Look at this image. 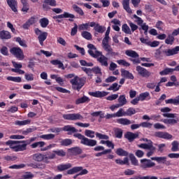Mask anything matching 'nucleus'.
<instances>
[{
    "label": "nucleus",
    "instance_id": "obj_1",
    "mask_svg": "<svg viewBox=\"0 0 179 179\" xmlns=\"http://www.w3.org/2000/svg\"><path fill=\"white\" fill-rule=\"evenodd\" d=\"M74 138H78L80 139L81 145L85 146H88L89 148H94L97 145V141L92 138H88L80 133H77L73 134Z\"/></svg>",
    "mask_w": 179,
    "mask_h": 179
},
{
    "label": "nucleus",
    "instance_id": "obj_2",
    "mask_svg": "<svg viewBox=\"0 0 179 179\" xmlns=\"http://www.w3.org/2000/svg\"><path fill=\"white\" fill-rule=\"evenodd\" d=\"M70 83L72 85V90L80 92V89L85 86V83L82 78H79L77 76L71 79Z\"/></svg>",
    "mask_w": 179,
    "mask_h": 179
},
{
    "label": "nucleus",
    "instance_id": "obj_3",
    "mask_svg": "<svg viewBox=\"0 0 179 179\" xmlns=\"http://www.w3.org/2000/svg\"><path fill=\"white\" fill-rule=\"evenodd\" d=\"M155 166H156V164L150 159L144 158L140 160L139 166L143 170H148L149 169H152V167H155Z\"/></svg>",
    "mask_w": 179,
    "mask_h": 179
},
{
    "label": "nucleus",
    "instance_id": "obj_4",
    "mask_svg": "<svg viewBox=\"0 0 179 179\" xmlns=\"http://www.w3.org/2000/svg\"><path fill=\"white\" fill-rule=\"evenodd\" d=\"M10 54L14 55L15 58L22 61L24 59V54L23 53V50L19 47H13L10 50Z\"/></svg>",
    "mask_w": 179,
    "mask_h": 179
},
{
    "label": "nucleus",
    "instance_id": "obj_5",
    "mask_svg": "<svg viewBox=\"0 0 179 179\" xmlns=\"http://www.w3.org/2000/svg\"><path fill=\"white\" fill-rule=\"evenodd\" d=\"M88 50V54L90 55V57H92V58H99L100 55H101V52L97 50V48L94 45L90 43L87 45Z\"/></svg>",
    "mask_w": 179,
    "mask_h": 179
},
{
    "label": "nucleus",
    "instance_id": "obj_6",
    "mask_svg": "<svg viewBox=\"0 0 179 179\" xmlns=\"http://www.w3.org/2000/svg\"><path fill=\"white\" fill-rule=\"evenodd\" d=\"M64 120H68L69 121H78L83 120V116L80 113H69L63 115Z\"/></svg>",
    "mask_w": 179,
    "mask_h": 179
},
{
    "label": "nucleus",
    "instance_id": "obj_7",
    "mask_svg": "<svg viewBox=\"0 0 179 179\" xmlns=\"http://www.w3.org/2000/svg\"><path fill=\"white\" fill-rule=\"evenodd\" d=\"M34 32L38 36V39L41 45H44V41L47 40V36H48V33L43 32L40 29L36 28L34 29Z\"/></svg>",
    "mask_w": 179,
    "mask_h": 179
},
{
    "label": "nucleus",
    "instance_id": "obj_8",
    "mask_svg": "<svg viewBox=\"0 0 179 179\" xmlns=\"http://www.w3.org/2000/svg\"><path fill=\"white\" fill-rule=\"evenodd\" d=\"M136 70L137 71L138 75L142 78H150L152 76V72L148 71L146 69L137 66Z\"/></svg>",
    "mask_w": 179,
    "mask_h": 179
},
{
    "label": "nucleus",
    "instance_id": "obj_9",
    "mask_svg": "<svg viewBox=\"0 0 179 179\" xmlns=\"http://www.w3.org/2000/svg\"><path fill=\"white\" fill-rule=\"evenodd\" d=\"M155 136H156V138H160L161 139H166L168 141L170 139H173V135L166 131H156L155 133Z\"/></svg>",
    "mask_w": 179,
    "mask_h": 179
},
{
    "label": "nucleus",
    "instance_id": "obj_10",
    "mask_svg": "<svg viewBox=\"0 0 179 179\" xmlns=\"http://www.w3.org/2000/svg\"><path fill=\"white\" fill-rule=\"evenodd\" d=\"M179 52V46H176L173 49H166L162 51L163 54H164L166 57H171L173 55H176L178 54Z\"/></svg>",
    "mask_w": 179,
    "mask_h": 179
},
{
    "label": "nucleus",
    "instance_id": "obj_11",
    "mask_svg": "<svg viewBox=\"0 0 179 179\" xmlns=\"http://www.w3.org/2000/svg\"><path fill=\"white\" fill-rule=\"evenodd\" d=\"M96 59L101 66H108V58L103 55V52H101V55L96 58Z\"/></svg>",
    "mask_w": 179,
    "mask_h": 179
},
{
    "label": "nucleus",
    "instance_id": "obj_12",
    "mask_svg": "<svg viewBox=\"0 0 179 179\" xmlns=\"http://www.w3.org/2000/svg\"><path fill=\"white\" fill-rule=\"evenodd\" d=\"M50 6H57V1L55 0H44L43 8L45 10L50 9Z\"/></svg>",
    "mask_w": 179,
    "mask_h": 179
},
{
    "label": "nucleus",
    "instance_id": "obj_13",
    "mask_svg": "<svg viewBox=\"0 0 179 179\" xmlns=\"http://www.w3.org/2000/svg\"><path fill=\"white\" fill-rule=\"evenodd\" d=\"M139 134L137 133H132L131 131H127L124 134L125 139H127L129 142H134L136 138H138Z\"/></svg>",
    "mask_w": 179,
    "mask_h": 179
},
{
    "label": "nucleus",
    "instance_id": "obj_14",
    "mask_svg": "<svg viewBox=\"0 0 179 179\" xmlns=\"http://www.w3.org/2000/svg\"><path fill=\"white\" fill-rule=\"evenodd\" d=\"M65 19L70 17L71 19H75V15L71 14L68 12H64V14L55 15L53 17V19Z\"/></svg>",
    "mask_w": 179,
    "mask_h": 179
},
{
    "label": "nucleus",
    "instance_id": "obj_15",
    "mask_svg": "<svg viewBox=\"0 0 179 179\" xmlns=\"http://www.w3.org/2000/svg\"><path fill=\"white\" fill-rule=\"evenodd\" d=\"M62 131L65 132H68V135H72V134H75L78 132V129L71 125H66L63 127Z\"/></svg>",
    "mask_w": 179,
    "mask_h": 179
},
{
    "label": "nucleus",
    "instance_id": "obj_16",
    "mask_svg": "<svg viewBox=\"0 0 179 179\" xmlns=\"http://www.w3.org/2000/svg\"><path fill=\"white\" fill-rule=\"evenodd\" d=\"M120 72H121L122 76L125 79H131V80L134 79V77L132 73H130L129 71L124 69H121Z\"/></svg>",
    "mask_w": 179,
    "mask_h": 179
},
{
    "label": "nucleus",
    "instance_id": "obj_17",
    "mask_svg": "<svg viewBox=\"0 0 179 179\" xmlns=\"http://www.w3.org/2000/svg\"><path fill=\"white\" fill-rule=\"evenodd\" d=\"M8 6L13 10V12L17 11V1L16 0H6Z\"/></svg>",
    "mask_w": 179,
    "mask_h": 179
},
{
    "label": "nucleus",
    "instance_id": "obj_18",
    "mask_svg": "<svg viewBox=\"0 0 179 179\" xmlns=\"http://www.w3.org/2000/svg\"><path fill=\"white\" fill-rule=\"evenodd\" d=\"M0 38L1 40H9L12 38V36L10 35V32L8 31H0Z\"/></svg>",
    "mask_w": 179,
    "mask_h": 179
},
{
    "label": "nucleus",
    "instance_id": "obj_19",
    "mask_svg": "<svg viewBox=\"0 0 179 179\" xmlns=\"http://www.w3.org/2000/svg\"><path fill=\"white\" fill-rule=\"evenodd\" d=\"M89 94L93 97H106V96L108 95V92L97 91L95 92H89Z\"/></svg>",
    "mask_w": 179,
    "mask_h": 179
},
{
    "label": "nucleus",
    "instance_id": "obj_20",
    "mask_svg": "<svg viewBox=\"0 0 179 179\" xmlns=\"http://www.w3.org/2000/svg\"><path fill=\"white\" fill-rule=\"evenodd\" d=\"M117 122L121 125H131V124H134L135 122H131L127 118H120L117 120Z\"/></svg>",
    "mask_w": 179,
    "mask_h": 179
},
{
    "label": "nucleus",
    "instance_id": "obj_21",
    "mask_svg": "<svg viewBox=\"0 0 179 179\" xmlns=\"http://www.w3.org/2000/svg\"><path fill=\"white\" fill-rule=\"evenodd\" d=\"M122 4L123 9H124L127 13H132V10L129 7V0H122Z\"/></svg>",
    "mask_w": 179,
    "mask_h": 179
},
{
    "label": "nucleus",
    "instance_id": "obj_22",
    "mask_svg": "<svg viewBox=\"0 0 179 179\" xmlns=\"http://www.w3.org/2000/svg\"><path fill=\"white\" fill-rule=\"evenodd\" d=\"M72 167V164L70 163L66 164H59L57 166L58 171H65V170H69Z\"/></svg>",
    "mask_w": 179,
    "mask_h": 179
},
{
    "label": "nucleus",
    "instance_id": "obj_23",
    "mask_svg": "<svg viewBox=\"0 0 179 179\" xmlns=\"http://www.w3.org/2000/svg\"><path fill=\"white\" fill-rule=\"evenodd\" d=\"M45 146V142L44 141H38L33 143L31 145L30 148L31 149H37V148H44Z\"/></svg>",
    "mask_w": 179,
    "mask_h": 179
},
{
    "label": "nucleus",
    "instance_id": "obj_24",
    "mask_svg": "<svg viewBox=\"0 0 179 179\" xmlns=\"http://www.w3.org/2000/svg\"><path fill=\"white\" fill-rule=\"evenodd\" d=\"M89 101H90V99L84 95L83 97L79 98L76 101V104H83V103H89Z\"/></svg>",
    "mask_w": 179,
    "mask_h": 179
},
{
    "label": "nucleus",
    "instance_id": "obj_25",
    "mask_svg": "<svg viewBox=\"0 0 179 179\" xmlns=\"http://www.w3.org/2000/svg\"><path fill=\"white\" fill-rule=\"evenodd\" d=\"M15 152H23L27 149V143L15 145L13 147Z\"/></svg>",
    "mask_w": 179,
    "mask_h": 179
},
{
    "label": "nucleus",
    "instance_id": "obj_26",
    "mask_svg": "<svg viewBox=\"0 0 179 179\" xmlns=\"http://www.w3.org/2000/svg\"><path fill=\"white\" fill-rule=\"evenodd\" d=\"M69 152H71L73 155H82V148L80 147H74L69 149Z\"/></svg>",
    "mask_w": 179,
    "mask_h": 179
},
{
    "label": "nucleus",
    "instance_id": "obj_27",
    "mask_svg": "<svg viewBox=\"0 0 179 179\" xmlns=\"http://www.w3.org/2000/svg\"><path fill=\"white\" fill-rule=\"evenodd\" d=\"M115 153L116 155H117V156H129V153L128 152V151H126L121 148H117L115 151Z\"/></svg>",
    "mask_w": 179,
    "mask_h": 179
},
{
    "label": "nucleus",
    "instance_id": "obj_28",
    "mask_svg": "<svg viewBox=\"0 0 179 179\" xmlns=\"http://www.w3.org/2000/svg\"><path fill=\"white\" fill-rule=\"evenodd\" d=\"M166 104H174L177 106L179 104V96H176L175 99H170L165 101Z\"/></svg>",
    "mask_w": 179,
    "mask_h": 179
},
{
    "label": "nucleus",
    "instance_id": "obj_29",
    "mask_svg": "<svg viewBox=\"0 0 179 179\" xmlns=\"http://www.w3.org/2000/svg\"><path fill=\"white\" fill-rule=\"evenodd\" d=\"M125 54L128 57H131V58H139L138 52L134 50H126Z\"/></svg>",
    "mask_w": 179,
    "mask_h": 179
},
{
    "label": "nucleus",
    "instance_id": "obj_30",
    "mask_svg": "<svg viewBox=\"0 0 179 179\" xmlns=\"http://www.w3.org/2000/svg\"><path fill=\"white\" fill-rule=\"evenodd\" d=\"M129 157L133 166H139V162H138V159H136V157L134 154L132 153L129 154Z\"/></svg>",
    "mask_w": 179,
    "mask_h": 179
},
{
    "label": "nucleus",
    "instance_id": "obj_31",
    "mask_svg": "<svg viewBox=\"0 0 179 179\" xmlns=\"http://www.w3.org/2000/svg\"><path fill=\"white\" fill-rule=\"evenodd\" d=\"M130 179H159L157 176H142L141 175L138 176H135L133 178H131Z\"/></svg>",
    "mask_w": 179,
    "mask_h": 179
},
{
    "label": "nucleus",
    "instance_id": "obj_32",
    "mask_svg": "<svg viewBox=\"0 0 179 179\" xmlns=\"http://www.w3.org/2000/svg\"><path fill=\"white\" fill-rule=\"evenodd\" d=\"M83 167H82V166L73 167V169H71L67 171V174H75L76 173H79V171L83 170Z\"/></svg>",
    "mask_w": 179,
    "mask_h": 179
},
{
    "label": "nucleus",
    "instance_id": "obj_33",
    "mask_svg": "<svg viewBox=\"0 0 179 179\" xmlns=\"http://www.w3.org/2000/svg\"><path fill=\"white\" fill-rule=\"evenodd\" d=\"M174 71V69L166 68L163 71H160L159 75H161V76H164L166 75H169V73H173V72Z\"/></svg>",
    "mask_w": 179,
    "mask_h": 179
},
{
    "label": "nucleus",
    "instance_id": "obj_34",
    "mask_svg": "<svg viewBox=\"0 0 179 179\" xmlns=\"http://www.w3.org/2000/svg\"><path fill=\"white\" fill-rule=\"evenodd\" d=\"M72 8H73V10L76 11V13H78L80 16H83V15H85L83 10H82V8H80V7L76 6V4H73L72 6Z\"/></svg>",
    "mask_w": 179,
    "mask_h": 179
},
{
    "label": "nucleus",
    "instance_id": "obj_35",
    "mask_svg": "<svg viewBox=\"0 0 179 179\" xmlns=\"http://www.w3.org/2000/svg\"><path fill=\"white\" fill-rule=\"evenodd\" d=\"M147 150H150L147 152L146 156L147 157H150V156H153L155 152H156V147L153 146V144H151L150 148Z\"/></svg>",
    "mask_w": 179,
    "mask_h": 179
},
{
    "label": "nucleus",
    "instance_id": "obj_36",
    "mask_svg": "<svg viewBox=\"0 0 179 179\" xmlns=\"http://www.w3.org/2000/svg\"><path fill=\"white\" fill-rule=\"evenodd\" d=\"M32 159L35 162H43V159H44V155H43V154H34L32 156Z\"/></svg>",
    "mask_w": 179,
    "mask_h": 179
},
{
    "label": "nucleus",
    "instance_id": "obj_37",
    "mask_svg": "<svg viewBox=\"0 0 179 179\" xmlns=\"http://www.w3.org/2000/svg\"><path fill=\"white\" fill-rule=\"evenodd\" d=\"M151 160H155L158 163H164L167 160L166 157H151Z\"/></svg>",
    "mask_w": 179,
    "mask_h": 179
},
{
    "label": "nucleus",
    "instance_id": "obj_38",
    "mask_svg": "<svg viewBox=\"0 0 179 179\" xmlns=\"http://www.w3.org/2000/svg\"><path fill=\"white\" fill-rule=\"evenodd\" d=\"M172 148L171 149V152H178L179 150V143L177 141H174L171 143Z\"/></svg>",
    "mask_w": 179,
    "mask_h": 179
},
{
    "label": "nucleus",
    "instance_id": "obj_39",
    "mask_svg": "<svg viewBox=\"0 0 179 179\" xmlns=\"http://www.w3.org/2000/svg\"><path fill=\"white\" fill-rule=\"evenodd\" d=\"M72 139L69 138L64 139L60 142L61 146H69L70 145H72Z\"/></svg>",
    "mask_w": 179,
    "mask_h": 179
},
{
    "label": "nucleus",
    "instance_id": "obj_40",
    "mask_svg": "<svg viewBox=\"0 0 179 179\" xmlns=\"http://www.w3.org/2000/svg\"><path fill=\"white\" fill-rule=\"evenodd\" d=\"M40 138H41V139H45L46 141H51V139L55 138V135L53 134H43L41 135Z\"/></svg>",
    "mask_w": 179,
    "mask_h": 179
},
{
    "label": "nucleus",
    "instance_id": "obj_41",
    "mask_svg": "<svg viewBox=\"0 0 179 179\" xmlns=\"http://www.w3.org/2000/svg\"><path fill=\"white\" fill-rule=\"evenodd\" d=\"M19 143H27V140L26 141H12L9 140L6 143V145H17Z\"/></svg>",
    "mask_w": 179,
    "mask_h": 179
},
{
    "label": "nucleus",
    "instance_id": "obj_42",
    "mask_svg": "<svg viewBox=\"0 0 179 179\" xmlns=\"http://www.w3.org/2000/svg\"><path fill=\"white\" fill-rule=\"evenodd\" d=\"M120 87L121 85H118V83H115L112 84V85L109 88H108V90H113V92H118Z\"/></svg>",
    "mask_w": 179,
    "mask_h": 179
},
{
    "label": "nucleus",
    "instance_id": "obj_43",
    "mask_svg": "<svg viewBox=\"0 0 179 179\" xmlns=\"http://www.w3.org/2000/svg\"><path fill=\"white\" fill-rule=\"evenodd\" d=\"M118 103L122 106L127 104V98L125 95H120L117 99Z\"/></svg>",
    "mask_w": 179,
    "mask_h": 179
},
{
    "label": "nucleus",
    "instance_id": "obj_44",
    "mask_svg": "<svg viewBox=\"0 0 179 179\" xmlns=\"http://www.w3.org/2000/svg\"><path fill=\"white\" fill-rule=\"evenodd\" d=\"M39 22L41 24V27L45 28L48 26L50 21H48V19L44 17V18H41L39 20Z\"/></svg>",
    "mask_w": 179,
    "mask_h": 179
},
{
    "label": "nucleus",
    "instance_id": "obj_45",
    "mask_svg": "<svg viewBox=\"0 0 179 179\" xmlns=\"http://www.w3.org/2000/svg\"><path fill=\"white\" fill-rule=\"evenodd\" d=\"M6 79L11 82H15L16 83H20L22 82V78L20 77L8 76Z\"/></svg>",
    "mask_w": 179,
    "mask_h": 179
},
{
    "label": "nucleus",
    "instance_id": "obj_46",
    "mask_svg": "<svg viewBox=\"0 0 179 179\" xmlns=\"http://www.w3.org/2000/svg\"><path fill=\"white\" fill-rule=\"evenodd\" d=\"M29 124H30V120H17L15 122V125H19L20 127H22L23 125H29Z\"/></svg>",
    "mask_w": 179,
    "mask_h": 179
},
{
    "label": "nucleus",
    "instance_id": "obj_47",
    "mask_svg": "<svg viewBox=\"0 0 179 179\" xmlns=\"http://www.w3.org/2000/svg\"><path fill=\"white\" fill-rule=\"evenodd\" d=\"M50 63L52 65H58V68H61L62 69H65L64 67V64L60 60H52Z\"/></svg>",
    "mask_w": 179,
    "mask_h": 179
},
{
    "label": "nucleus",
    "instance_id": "obj_48",
    "mask_svg": "<svg viewBox=\"0 0 179 179\" xmlns=\"http://www.w3.org/2000/svg\"><path fill=\"white\" fill-rule=\"evenodd\" d=\"M96 134V132H94V131L93 130H85V136H87V138H90L91 139H93V138H94V134Z\"/></svg>",
    "mask_w": 179,
    "mask_h": 179
},
{
    "label": "nucleus",
    "instance_id": "obj_49",
    "mask_svg": "<svg viewBox=\"0 0 179 179\" xmlns=\"http://www.w3.org/2000/svg\"><path fill=\"white\" fill-rule=\"evenodd\" d=\"M21 3H22L23 7L22 8V12H27L29 10V3L27 0H21Z\"/></svg>",
    "mask_w": 179,
    "mask_h": 179
},
{
    "label": "nucleus",
    "instance_id": "obj_50",
    "mask_svg": "<svg viewBox=\"0 0 179 179\" xmlns=\"http://www.w3.org/2000/svg\"><path fill=\"white\" fill-rule=\"evenodd\" d=\"M174 36L173 35H169L166 39L165 40L166 44H169L170 45H173L174 43Z\"/></svg>",
    "mask_w": 179,
    "mask_h": 179
},
{
    "label": "nucleus",
    "instance_id": "obj_51",
    "mask_svg": "<svg viewBox=\"0 0 179 179\" xmlns=\"http://www.w3.org/2000/svg\"><path fill=\"white\" fill-rule=\"evenodd\" d=\"M53 153H55V155H57V156H59L60 157H64L66 156V152L64 151V150H53Z\"/></svg>",
    "mask_w": 179,
    "mask_h": 179
},
{
    "label": "nucleus",
    "instance_id": "obj_52",
    "mask_svg": "<svg viewBox=\"0 0 179 179\" xmlns=\"http://www.w3.org/2000/svg\"><path fill=\"white\" fill-rule=\"evenodd\" d=\"M94 29L95 31H97V33H104V31H106V28L103 27L99 24H96Z\"/></svg>",
    "mask_w": 179,
    "mask_h": 179
},
{
    "label": "nucleus",
    "instance_id": "obj_53",
    "mask_svg": "<svg viewBox=\"0 0 179 179\" xmlns=\"http://www.w3.org/2000/svg\"><path fill=\"white\" fill-rule=\"evenodd\" d=\"M125 115H129L131 117V115H134V114H136V110L134 108H129L125 112Z\"/></svg>",
    "mask_w": 179,
    "mask_h": 179
},
{
    "label": "nucleus",
    "instance_id": "obj_54",
    "mask_svg": "<svg viewBox=\"0 0 179 179\" xmlns=\"http://www.w3.org/2000/svg\"><path fill=\"white\" fill-rule=\"evenodd\" d=\"M163 122H164V124H169L170 125H175V124L178 122V120L176 119H164Z\"/></svg>",
    "mask_w": 179,
    "mask_h": 179
},
{
    "label": "nucleus",
    "instance_id": "obj_55",
    "mask_svg": "<svg viewBox=\"0 0 179 179\" xmlns=\"http://www.w3.org/2000/svg\"><path fill=\"white\" fill-rule=\"evenodd\" d=\"M81 36L86 40H92V34L87 31H83Z\"/></svg>",
    "mask_w": 179,
    "mask_h": 179
},
{
    "label": "nucleus",
    "instance_id": "obj_56",
    "mask_svg": "<svg viewBox=\"0 0 179 179\" xmlns=\"http://www.w3.org/2000/svg\"><path fill=\"white\" fill-rule=\"evenodd\" d=\"M122 30L126 34H131V29L129 28V27L127 24H124L122 25Z\"/></svg>",
    "mask_w": 179,
    "mask_h": 179
},
{
    "label": "nucleus",
    "instance_id": "obj_57",
    "mask_svg": "<svg viewBox=\"0 0 179 179\" xmlns=\"http://www.w3.org/2000/svg\"><path fill=\"white\" fill-rule=\"evenodd\" d=\"M15 41L21 45V47H24V48H27V44H26L25 41H22L20 37H17L15 38Z\"/></svg>",
    "mask_w": 179,
    "mask_h": 179
},
{
    "label": "nucleus",
    "instance_id": "obj_58",
    "mask_svg": "<svg viewBox=\"0 0 179 179\" xmlns=\"http://www.w3.org/2000/svg\"><path fill=\"white\" fill-rule=\"evenodd\" d=\"M129 162V161L128 159V157H124V160L115 159V163H117V164H120V165L128 164Z\"/></svg>",
    "mask_w": 179,
    "mask_h": 179
},
{
    "label": "nucleus",
    "instance_id": "obj_59",
    "mask_svg": "<svg viewBox=\"0 0 179 179\" xmlns=\"http://www.w3.org/2000/svg\"><path fill=\"white\" fill-rule=\"evenodd\" d=\"M122 129H116L115 130V138H118V139H121L122 138Z\"/></svg>",
    "mask_w": 179,
    "mask_h": 179
},
{
    "label": "nucleus",
    "instance_id": "obj_60",
    "mask_svg": "<svg viewBox=\"0 0 179 179\" xmlns=\"http://www.w3.org/2000/svg\"><path fill=\"white\" fill-rule=\"evenodd\" d=\"M150 94L149 92H143L142 94H141L138 96V99L141 101H143V100H145L146 97H149Z\"/></svg>",
    "mask_w": 179,
    "mask_h": 179
},
{
    "label": "nucleus",
    "instance_id": "obj_61",
    "mask_svg": "<svg viewBox=\"0 0 179 179\" xmlns=\"http://www.w3.org/2000/svg\"><path fill=\"white\" fill-rule=\"evenodd\" d=\"M95 135H96V138H99V139H105L106 141H108V139H110V137L106 134L96 133Z\"/></svg>",
    "mask_w": 179,
    "mask_h": 179
},
{
    "label": "nucleus",
    "instance_id": "obj_62",
    "mask_svg": "<svg viewBox=\"0 0 179 179\" xmlns=\"http://www.w3.org/2000/svg\"><path fill=\"white\" fill-rule=\"evenodd\" d=\"M135 155L136 156V157L141 159V157H143V156H145V152L141 150H136Z\"/></svg>",
    "mask_w": 179,
    "mask_h": 179
},
{
    "label": "nucleus",
    "instance_id": "obj_63",
    "mask_svg": "<svg viewBox=\"0 0 179 179\" xmlns=\"http://www.w3.org/2000/svg\"><path fill=\"white\" fill-rule=\"evenodd\" d=\"M125 112H124V109L120 108L116 113H115V117H124L125 116Z\"/></svg>",
    "mask_w": 179,
    "mask_h": 179
},
{
    "label": "nucleus",
    "instance_id": "obj_64",
    "mask_svg": "<svg viewBox=\"0 0 179 179\" xmlns=\"http://www.w3.org/2000/svg\"><path fill=\"white\" fill-rule=\"evenodd\" d=\"M119 65H123V66H129L131 64L124 59H120L117 61Z\"/></svg>",
    "mask_w": 179,
    "mask_h": 179
}]
</instances>
